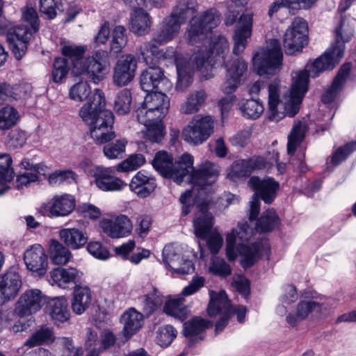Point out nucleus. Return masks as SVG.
Instances as JSON below:
<instances>
[{
  "instance_id": "15",
  "label": "nucleus",
  "mask_w": 356,
  "mask_h": 356,
  "mask_svg": "<svg viewBox=\"0 0 356 356\" xmlns=\"http://www.w3.org/2000/svg\"><path fill=\"white\" fill-rule=\"evenodd\" d=\"M75 205V200L70 195H55L40 206L39 212L44 216L51 218L64 217L73 211Z\"/></svg>"
},
{
  "instance_id": "42",
  "label": "nucleus",
  "mask_w": 356,
  "mask_h": 356,
  "mask_svg": "<svg viewBox=\"0 0 356 356\" xmlns=\"http://www.w3.org/2000/svg\"><path fill=\"white\" fill-rule=\"evenodd\" d=\"M307 127L305 124L298 122L295 123L290 134L288 136L287 152L293 155L296 148L301 144L305 138Z\"/></svg>"
},
{
  "instance_id": "29",
  "label": "nucleus",
  "mask_w": 356,
  "mask_h": 356,
  "mask_svg": "<svg viewBox=\"0 0 356 356\" xmlns=\"http://www.w3.org/2000/svg\"><path fill=\"white\" fill-rule=\"evenodd\" d=\"M351 65L350 63H346L340 67L331 86L322 96V101L324 104H330L334 100L349 76Z\"/></svg>"
},
{
  "instance_id": "32",
  "label": "nucleus",
  "mask_w": 356,
  "mask_h": 356,
  "mask_svg": "<svg viewBox=\"0 0 356 356\" xmlns=\"http://www.w3.org/2000/svg\"><path fill=\"white\" fill-rule=\"evenodd\" d=\"M213 225V216L207 209L201 206L199 212L193 220V228L195 236L201 239H206L210 234Z\"/></svg>"
},
{
  "instance_id": "2",
  "label": "nucleus",
  "mask_w": 356,
  "mask_h": 356,
  "mask_svg": "<svg viewBox=\"0 0 356 356\" xmlns=\"http://www.w3.org/2000/svg\"><path fill=\"white\" fill-rule=\"evenodd\" d=\"M229 42L223 35L211 38L209 46L201 47L194 53L191 60L193 70L202 73L205 79L212 77L214 65L220 63L226 68L225 80L221 86L225 94H232L241 84L248 71V63L242 58L226 60Z\"/></svg>"
},
{
  "instance_id": "4",
  "label": "nucleus",
  "mask_w": 356,
  "mask_h": 356,
  "mask_svg": "<svg viewBox=\"0 0 356 356\" xmlns=\"http://www.w3.org/2000/svg\"><path fill=\"white\" fill-rule=\"evenodd\" d=\"M23 20L29 24L6 26V38L12 53L17 60L26 54L28 44L33 35L39 30V19L36 10L26 6L22 10Z\"/></svg>"
},
{
  "instance_id": "3",
  "label": "nucleus",
  "mask_w": 356,
  "mask_h": 356,
  "mask_svg": "<svg viewBox=\"0 0 356 356\" xmlns=\"http://www.w3.org/2000/svg\"><path fill=\"white\" fill-rule=\"evenodd\" d=\"M252 235L247 222L238 223L236 229L227 233L226 236V255L229 261H233L241 257V265L244 268L254 266L264 253L270 252L268 241L259 239L250 244H245Z\"/></svg>"
},
{
  "instance_id": "40",
  "label": "nucleus",
  "mask_w": 356,
  "mask_h": 356,
  "mask_svg": "<svg viewBox=\"0 0 356 356\" xmlns=\"http://www.w3.org/2000/svg\"><path fill=\"white\" fill-rule=\"evenodd\" d=\"M49 255L51 261L56 265H65L72 257L68 248L57 240L50 241Z\"/></svg>"
},
{
  "instance_id": "56",
  "label": "nucleus",
  "mask_w": 356,
  "mask_h": 356,
  "mask_svg": "<svg viewBox=\"0 0 356 356\" xmlns=\"http://www.w3.org/2000/svg\"><path fill=\"white\" fill-rule=\"evenodd\" d=\"M76 174L71 170H56L49 176V183L52 186L60 185L64 183L71 184L75 181Z\"/></svg>"
},
{
  "instance_id": "7",
  "label": "nucleus",
  "mask_w": 356,
  "mask_h": 356,
  "mask_svg": "<svg viewBox=\"0 0 356 356\" xmlns=\"http://www.w3.org/2000/svg\"><path fill=\"white\" fill-rule=\"evenodd\" d=\"M221 22V14L216 8H210L193 17L187 29V39L191 45L207 38V35Z\"/></svg>"
},
{
  "instance_id": "20",
  "label": "nucleus",
  "mask_w": 356,
  "mask_h": 356,
  "mask_svg": "<svg viewBox=\"0 0 356 356\" xmlns=\"http://www.w3.org/2000/svg\"><path fill=\"white\" fill-rule=\"evenodd\" d=\"M137 60L131 54H127L118 60L113 70V83L118 86H124L135 76Z\"/></svg>"
},
{
  "instance_id": "49",
  "label": "nucleus",
  "mask_w": 356,
  "mask_h": 356,
  "mask_svg": "<svg viewBox=\"0 0 356 356\" xmlns=\"http://www.w3.org/2000/svg\"><path fill=\"white\" fill-rule=\"evenodd\" d=\"M127 44V29L124 26H116L112 31L111 52L118 54L122 52Z\"/></svg>"
},
{
  "instance_id": "10",
  "label": "nucleus",
  "mask_w": 356,
  "mask_h": 356,
  "mask_svg": "<svg viewBox=\"0 0 356 356\" xmlns=\"http://www.w3.org/2000/svg\"><path fill=\"white\" fill-rule=\"evenodd\" d=\"M307 24L305 19L296 17L284 35L283 45L285 53L294 55L300 52L307 44Z\"/></svg>"
},
{
  "instance_id": "30",
  "label": "nucleus",
  "mask_w": 356,
  "mask_h": 356,
  "mask_svg": "<svg viewBox=\"0 0 356 356\" xmlns=\"http://www.w3.org/2000/svg\"><path fill=\"white\" fill-rule=\"evenodd\" d=\"M152 26L151 17L142 8H135L130 16V31L137 35L149 33Z\"/></svg>"
},
{
  "instance_id": "54",
  "label": "nucleus",
  "mask_w": 356,
  "mask_h": 356,
  "mask_svg": "<svg viewBox=\"0 0 356 356\" xmlns=\"http://www.w3.org/2000/svg\"><path fill=\"white\" fill-rule=\"evenodd\" d=\"M71 66L66 58H56L54 60L51 72L52 80L55 83L62 82L67 76Z\"/></svg>"
},
{
  "instance_id": "16",
  "label": "nucleus",
  "mask_w": 356,
  "mask_h": 356,
  "mask_svg": "<svg viewBox=\"0 0 356 356\" xmlns=\"http://www.w3.org/2000/svg\"><path fill=\"white\" fill-rule=\"evenodd\" d=\"M23 259L27 270L39 277L45 275L48 267V257L40 244L29 246L24 252Z\"/></svg>"
},
{
  "instance_id": "28",
  "label": "nucleus",
  "mask_w": 356,
  "mask_h": 356,
  "mask_svg": "<svg viewBox=\"0 0 356 356\" xmlns=\"http://www.w3.org/2000/svg\"><path fill=\"white\" fill-rule=\"evenodd\" d=\"M46 310L55 323H65L70 318L68 302L64 296L50 299L47 302Z\"/></svg>"
},
{
  "instance_id": "61",
  "label": "nucleus",
  "mask_w": 356,
  "mask_h": 356,
  "mask_svg": "<svg viewBox=\"0 0 356 356\" xmlns=\"http://www.w3.org/2000/svg\"><path fill=\"white\" fill-rule=\"evenodd\" d=\"M134 113L138 122L143 124L145 127L149 126L151 123L156 121H161L160 118L156 117L155 113L149 110L143 103L140 104V106L137 108Z\"/></svg>"
},
{
  "instance_id": "12",
  "label": "nucleus",
  "mask_w": 356,
  "mask_h": 356,
  "mask_svg": "<svg viewBox=\"0 0 356 356\" xmlns=\"http://www.w3.org/2000/svg\"><path fill=\"white\" fill-rule=\"evenodd\" d=\"M213 129V121L209 115H196L184 129L182 138L190 144L200 145L208 139Z\"/></svg>"
},
{
  "instance_id": "24",
  "label": "nucleus",
  "mask_w": 356,
  "mask_h": 356,
  "mask_svg": "<svg viewBox=\"0 0 356 356\" xmlns=\"http://www.w3.org/2000/svg\"><path fill=\"white\" fill-rule=\"evenodd\" d=\"M156 187L155 178L145 170L138 171L132 177L129 184L130 190L141 198L149 196Z\"/></svg>"
},
{
  "instance_id": "51",
  "label": "nucleus",
  "mask_w": 356,
  "mask_h": 356,
  "mask_svg": "<svg viewBox=\"0 0 356 356\" xmlns=\"http://www.w3.org/2000/svg\"><path fill=\"white\" fill-rule=\"evenodd\" d=\"M243 115L248 119L256 120L264 113V107L259 100L251 98L240 106Z\"/></svg>"
},
{
  "instance_id": "35",
  "label": "nucleus",
  "mask_w": 356,
  "mask_h": 356,
  "mask_svg": "<svg viewBox=\"0 0 356 356\" xmlns=\"http://www.w3.org/2000/svg\"><path fill=\"white\" fill-rule=\"evenodd\" d=\"M51 277L60 288L67 289L70 284H76L80 280L81 276L75 268H58L51 271Z\"/></svg>"
},
{
  "instance_id": "45",
  "label": "nucleus",
  "mask_w": 356,
  "mask_h": 356,
  "mask_svg": "<svg viewBox=\"0 0 356 356\" xmlns=\"http://www.w3.org/2000/svg\"><path fill=\"white\" fill-rule=\"evenodd\" d=\"M206 98L207 94L203 90L191 92L187 101L181 106V113L184 114H193L197 112L200 106L204 103Z\"/></svg>"
},
{
  "instance_id": "11",
  "label": "nucleus",
  "mask_w": 356,
  "mask_h": 356,
  "mask_svg": "<svg viewBox=\"0 0 356 356\" xmlns=\"http://www.w3.org/2000/svg\"><path fill=\"white\" fill-rule=\"evenodd\" d=\"M209 295L210 301L207 307L208 315L211 317L218 314L222 315L216 323L215 334H218L227 326L230 316L233 314V310L231 302L225 291H220L218 293L211 291Z\"/></svg>"
},
{
  "instance_id": "1",
  "label": "nucleus",
  "mask_w": 356,
  "mask_h": 356,
  "mask_svg": "<svg viewBox=\"0 0 356 356\" xmlns=\"http://www.w3.org/2000/svg\"><path fill=\"white\" fill-rule=\"evenodd\" d=\"M344 19L342 18L335 30V41L330 47L312 64L307 65L305 69L293 75V83L290 90V97L284 103V111H278L280 99V81L275 79L268 86V118L278 122L284 116L294 117L300 110L305 94L308 89L309 78H316L325 70H332L340 61L344 54L345 43L353 35V31L343 30Z\"/></svg>"
},
{
  "instance_id": "39",
  "label": "nucleus",
  "mask_w": 356,
  "mask_h": 356,
  "mask_svg": "<svg viewBox=\"0 0 356 356\" xmlns=\"http://www.w3.org/2000/svg\"><path fill=\"white\" fill-rule=\"evenodd\" d=\"M13 159L9 154L3 153V159L0 162V195L3 194L9 189L8 184L10 182L15 175L12 168Z\"/></svg>"
},
{
  "instance_id": "21",
  "label": "nucleus",
  "mask_w": 356,
  "mask_h": 356,
  "mask_svg": "<svg viewBox=\"0 0 356 356\" xmlns=\"http://www.w3.org/2000/svg\"><path fill=\"white\" fill-rule=\"evenodd\" d=\"M99 226L104 234L112 238L127 237L133 228L131 220L125 215H120L114 219L104 218Z\"/></svg>"
},
{
  "instance_id": "9",
  "label": "nucleus",
  "mask_w": 356,
  "mask_h": 356,
  "mask_svg": "<svg viewBox=\"0 0 356 356\" xmlns=\"http://www.w3.org/2000/svg\"><path fill=\"white\" fill-rule=\"evenodd\" d=\"M109 65L108 53L104 50H97L92 56L84 58L75 74H85L93 83H98L104 79Z\"/></svg>"
},
{
  "instance_id": "62",
  "label": "nucleus",
  "mask_w": 356,
  "mask_h": 356,
  "mask_svg": "<svg viewBox=\"0 0 356 356\" xmlns=\"http://www.w3.org/2000/svg\"><path fill=\"white\" fill-rule=\"evenodd\" d=\"M356 149V142L352 141L346 143L342 147H339L332 154L331 163L334 165H339L342 161Z\"/></svg>"
},
{
  "instance_id": "57",
  "label": "nucleus",
  "mask_w": 356,
  "mask_h": 356,
  "mask_svg": "<svg viewBox=\"0 0 356 356\" xmlns=\"http://www.w3.org/2000/svg\"><path fill=\"white\" fill-rule=\"evenodd\" d=\"M177 334V330L170 325L160 327L156 332L157 343L162 346H168Z\"/></svg>"
},
{
  "instance_id": "46",
  "label": "nucleus",
  "mask_w": 356,
  "mask_h": 356,
  "mask_svg": "<svg viewBox=\"0 0 356 356\" xmlns=\"http://www.w3.org/2000/svg\"><path fill=\"white\" fill-rule=\"evenodd\" d=\"M162 256L163 261L165 266L172 270L184 261L181 248L172 244L165 245L163 249Z\"/></svg>"
},
{
  "instance_id": "6",
  "label": "nucleus",
  "mask_w": 356,
  "mask_h": 356,
  "mask_svg": "<svg viewBox=\"0 0 356 356\" xmlns=\"http://www.w3.org/2000/svg\"><path fill=\"white\" fill-rule=\"evenodd\" d=\"M283 54L280 41L270 39L265 48L257 51L253 58V66L260 76L271 75L280 70L282 66Z\"/></svg>"
},
{
  "instance_id": "33",
  "label": "nucleus",
  "mask_w": 356,
  "mask_h": 356,
  "mask_svg": "<svg viewBox=\"0 0 356 356\" xmlns=\"http://www.w3.org/2000/svg\"><path fill=\"white\" fill-rule=\"evenodd\" d=\"M164 297L156 289L138 298V303L143 315L154 314L163 303Z\"/></svg>"
},
{
  "instance_id": "50",
  "label": "nucleus",
  "mask_w": 356,
  "mask_h": 356,
  "mask_svg": "<svg viewBox=\"0 0 356 356\" xmlns=\"http://www.w3.org/2000/svg\"><path fill=\"white\" fill-rule=\"evenodd\" d=\"M252 174L248 159H238L231 165L227 174L228 177L232 181H236L241 178H245Z\"/></svg>"
},
{
  "instance_id": "44",
  "label": "nucleus",
  "mask_w": 356,
  "mask_h": 356,
  "mask_svg": "<svg viewBox=\"0 0 356 356\" xmlns=\"http://www.w3.org/2000/svg\"><path fill=\"white\" fill-rule=\"evenodd\" d=\"M280 224V219L273 209L264 211L257 220L256 227L259 232H268Z\"/></svg>"
},
{
  "instance_id": "22",
  "label": "nucleus",
  "mask_w": 356,
  "mask_h": 356,
  "mask_svg": "<svg viewBox=\"0 0 356 356\" xmlns=\"http://www.w3.org/2000/svg\"><path fill=\"white\" fill-rule=\"evenodd\" d=\"M192 172L190 175V181L192 184L198 186L200 188H204L214 183L219 175L220 167L216 163L206 161L202 166L195 170L194 167L190 170Z\"/></svg>"
},
{
  "instance_id": "34",
  "label": "nucleus",
  "mask_w": 356,
  "mask_h": 356,
  "mask_svg": "<svg viewBox=\"0 0 356 356\" xmlns=\"http://www.w3.org/2000/svg\"><path fill=\"white\" fill-rule=\"evenodd\" d=\"M92 300L91 291L87 286L76 284L72 300V309L78 314H82L89 307Z\"/></svg>"
},
{
  "instance_id": "17",
  "label": "nucleus",
  "mask_w": 356,
  "mask_h": 356,
  "mask_svg": "<svg viewBox=\"0 0 356 356\" xmlns=\"http://www.w3.org/2000/svg\"><path fill=\"white\" fill-rule=\"evenodd\" d=\"M44 296L39 289H29L23 293L16 302L15 312L19 317L31 316L42 308Z\"/></svg>"
},
{
  "instance_id": "59",
  "label": "nucleus",
  "mask_w": 356,
  "mask_h": 356,
  "mask_svg": "<svg viewBox=\"0 0 356 356\" xmlns=\"http://www.w3.org/2000/svg\"><path fill=\"white\" fill-rule=\"evenodd\" d=\"M127 141L124 139L117 140L115 143H111L104 147V154L109 159H115L122 157L125 151Z\"/></svg>"
},
{
  "instance_id": "36",
  "label": "nucleus",
  "mask_w": 356,
  "mask_h": 356,
  "mask_svg": "<svg viewBox=\"0 0 356 356\" xmlns=\"http://www.w3.org/2000/svg\"><path fill=\"white\" fill-rule=\"evenodd\" d=\"M198 10V5L195 0H183L177 3L173 9L170 17L174 19L179 24V26L188 18L193 16Z\"/></svg>"
},
{
  "instance_id": "8",
  "label": "nucleus",
  "mask_w": 356,
  "mask_h": 356,
  "mask_svg": "<svg viewBox=\"0 0 356 356\" xmlns=\"http://www.w3.org/2000/svg\"><path fill=\"white\" fill-rule=\"evenodd\" d=\"M238 12L228 10L225 15L224 23L226 26H231L236 23L234 30L233 53L239 55L245 49L248 40L251 37L253 26V16L252 14H243L239 17Z\"/></svg>"
},
{
  "instance_id": "14",
  "label": "nucleus",
  "mask_w": 356,
  "mask_h": 356,
  "mask_svg": "<svg viewBox=\"0 0 356 356\" xmlns=\"http://www.w3.org/2000/svg\"><path fill=\"white\" fill-rule=\"evenodd\" d=\"M116 168L95 166L90 170V176L95 178V183L98 188L103 191H121L126 184L115 176Z\"/></svg>"
},
{
  "instance_id": "48",
  "label": "nucleus",
  "mask_w": 356,
  "mask_h": 356,
  "mask_svg": "<svg viewBox=\"0 0 356 356\" xmlns=\"http://www.w3.org/2000/svg\"><path fill=\"white\" fill-rule=\"evenodd\" d=\"M19 120L18 111L10 106L0 109V130H8L15 126Z\"/></svg>"
},
{
  "instance_id": "47",
  "label": "nucleus",
  "mask_w": 356,
  "mask_h": 356,
  "mask_svg": "<svg viewBox=\"0 0 356 356\" xmlns=\"http://www.w3.org/2000/svg\"><path fill=\"white\" fill-rule=\"evenodd\" d=\"M54 332L49 327H43L35 332L24 342V346L29 348H33L44 343H51L54 341Z\"/></svg>"
},
{
  "instance_id": "19",
  "label": "nucleus",
  "mask_w": 356,
  "mask_h": 356,
  "mask_svg": "<svg viewBox=\"0 0 356 356\" xmlns=\"http://www.w3.org/2000/svg\"><path fill=\"white\" fill-rule=\"evenodd\" d=\"M248 186L254 191L253 195L263 200L266 204H271L277 196L280 184L273 177L260 179L259 177H251Z\"/></svg>"
},
{
  "instance_id": "63",
  "label": "nucleus",
  "mask_w": 356,
  "mask_h": 356,
  "mask_svg": "<svg viewBox=\"0 0 356 356\" xmlns=\"http://www.w3.org/2000/svg\"><path fill=\"white\" fill-rule=\"evenodd\" d=\"M356 149V142L352 141L346 143L342 147H339L332 154L331 163L334 165H339L342 161Z\"/></svg>"
},
{
  "instance_id": "38",
  "label": "nucleus",
  "mask_w": 356,
  "mask_h": 356,
  "mask_svg": "<svg viewBox=\"0 0 356 356\" xmlns=\"http://www.w3.org/2000/svg\"><path fill=\"white\" fill-rule=\"evenodd\" d=\"M27 92L24 86H11L6 82H0V104H4L25 98Z\"/></svg>"
},
{
  "instance_id": "31",
  "label": "nucleus",
  "mask_w": 356,
  "mask_h": 356,
  "mask_svg": "<svg viewBox=\"0 0 356 356\" xmlns=\"http://www.w3.org/2000/svg\"><path fill=\"white\" fill-rule=\"evenodd\" d=\"M61 241L72 250H79L83 248L88 241L86 232L77 228H64L59 232Z\"/></svg>"
},
{
  "instance_id": "55",
  "label": "nucleus",
  "mask_w": 356,
  "mask_h": 356,
  "mask_svg": "<svg viewBox=\"0 0 356 356\" xmlns=\"http://www.w3.org/2000/svg\"><path fill=\"white\" fill-rule=\"evenodd\" d=\"M145 163V158L142 154L130 155L127 159L120 162L117 166L118 172H129L138 169Z\"/></svg>"
},
{
  "instance_id": "64",
  "label": "nucleus",
  "mask_w": 356,
  "mask_h": 356,
  "mask_svg": "<svg viewBox=\"0 0 356 356\" xmlns=\"http://www.w3.org/2000/svg\"><path fill=\"white\" fill-rule=\"evenodd\" d=\"M138 51L142 58L147 63L150 65L153 63V56H157L159 54L158 47L152 42H146L140 44Z\"/></svg>"
},
{
  "instance_id": "13",
  "label": "nucleus",
  "mask_w": 356,
  "mask_h": 356,
  "mask_svg": "<svg viewBox=\"0 0 356 356\" xmlns=\"http://www.w3.org/2000/svg\"><path fill=\"white\" fill-rule=\"evenodd\" d=\"M140 84L145 92L154 90L168 91L172 87V83L164 76L163 70L156 65H149L142 72Z\"/></svg>"
},
{
  "instance_id": "25",
  "label": "nucleus",
  "mask_w": 356,
  "mask_h": 356,
  "mask_svg": "<svg viewBox=\"0 0 356 356\" xmlns=\"http://www.w3.org/2000/svg\"><path fill=\"white\" fill-rule=\"evenodd\" d=\"M212 326L211 321L201 317H194L184 323L183 333L186 337L191 339L189 346H193L195 343L204 339V331Z\"/></svg>"
},
{
  "instance_id": "5",
  "label": "nucleus",
  "mask_w": 356,
  "mask_h": 356,
  "mask_svg": "<svg viewBox=\"0 0 356 356\" xmlns=\"http://www.w3.org/2000/svg\"><path fill=\"white\" fill-rule=\"evenodd\" d=\"M152 164L163 177L172 179L180 184L193 168V156L188 153H184L178 161L173 163L171 154L165 151H159L156 153Z\"/></svg>"
},
{
  "instance_id": "23",
  "label": "nucleus",
  "mask_w": 356,
  "mask_h": 356,
  "mask_svg": "<svg viewBox=\"0 0 356 356\" xmlns=\"http://www.w3.org/2000/svg\"><path fill=\"white\" fill-rule=\"evenodd\" d=\"M22 287L19 273L9 270L0 275V305L14 298Z\"/></svg>"
},
{
  "instance_id": "52",
  "label": "nucleus",
  "mask_w": 356,
  "mask_h": 356,
  "mask_svg": "<svg viewBox=\"0 0 356 356\" xmlns=\"http://www.w3.org/2000/svg\"><path fill=\"white\" fill-rule=\"evenodd\" d=\"M132 102L131 93L128 89H123L118 92L114 102V109L118 115L127 114L131 109Z\"/></svg>"
},
{
  "instance_id": "43",
  "label": "nucleus",
  "mask_w": 356,
  "mask_h": 356,
  "mask_svg": "<svg viewBox=\"0 0 356 356\" xmlns=\"http://www.w3.org/2000/svg\"><path fill=\"white\" fill-rule=\"evenodd\" d=\"M86 51V47L84 46L67 44L62 47L61 53L65 57L70 59V65L72 66L73 72L74 74L84 60L83 55Z\"/></svg>"
},
{
  "instance_id": "37",
  "label": "nucleus",
  "mask_w": 356,
  "mask_h": 356,
  "mask_svg": "<svg viewBox=\"0 0 356 356\" xmlns=\"http://www.w3.org/2000/svg\"><path fill=\"white\" fill-rule=\"evenodd\" d=\"M120 321L124 325V336L131 337L142 327L143 314L135 309H130L122 314Z\"/></svg>"
},
{
  "instance_id": "60",
  "label": "nucleus",
  "mask_w": 356,
  "mask_h": 356,
  "mask_svg": "<svg viewBox=\"0 0 356 356\" xmlns=\"http://www.w3.org/2000/svg\"><path fill=\"white\" fill-rule=\"evenodd\" d=\"M209 272L220 277H227L232 273L230 266L223 259L213 257L209 266Z\"/></svg>"
},
{
  "instance_id": "27",
  "label": "nucleus",
  "mask_w": 356,
  "mask_h": 356,
  "mask_svg": "<svg viewBox=\"0 0 356 356\" xmlns=\"http://www.w3.org/2000/svg\"><path fill=\"white\" fill-rule=\"evenodd\" d=\"M179 24L169 16L164 18L152 35V41L159 45L171 41L179 33Z\"/></svg>"
},
{
  "instance_id": "26",
  "label": "nucleus",
  "mask_w": 356,
  "mask_h": 356,
  "mask_svg": "<svg viewBox=\"0 0 356 356\" xmlns=\"http://www.w3.org/2000/svg\"><path fill=\"white\" fill-rule=\"evenodd\" d=\"M165 91L154 90V92H147V95L142 102L149 110L152 111L160 119H163L167 113L170 100L165 95Z\"/></svg>"
},
{
  "instance_id": "53",
  "label": "nucleus",
  "mask_w": 356,
  "mask_h": 356,
  "mask_svg": "<svg viewBox=\"0 0 356 356\" xmlns=\"http://www.w3.org/2000/svg\"><path fill=\"white\" fill-rule=\"evenodd\" d=\"M70 99L76 102H83L92 96L91 88L86 81H80L71 87L69 92Z\"/></svg>"
},
{
  "instance_id": "18",
  "label": "nucleus",
  "mask_w": 356,
  "mask_h": 356,
  "mask_svg": "<svg viewBox=\"0 0 356 356\" xmlns=\"http://www.w3.org/2000/svg\"><path fill=\"white\" fill-rule=\"evenodd\" d=\"M106 99L100 89H95L89 101L83 104L79 111V116L83 122L92 126L100 117V113L110 111L105 108Z\"/></svg>"
},
{
  "instance_id": "58",
  "label": "nucleus",
  "mask_w": 356,
  "mask_h": 356,
  "mask_svg": "<svg viewBox=\"0 0 356 356\" xmlns=\"http://www.w3.org/2000/svg\"><path fill=\"white\" fill-rule=\"evenodd\" d=\"M114 115L111 111H103L100 113V117L92 126L90 130L99 129L100 132H114L113 124Z\"/></svg>"
},
{
  "instance_id": "41",
  "label": "nucleus",
  "mask_w": 356,
  "mask_h": 356,
  "mask_svg": "<svg viewBox=\"0 0 356 356\" xmlns=\"http://www.w3.org/2000/svg\"><path fill=\"white\" fill-rule=\"evenodd\" d=\"M163 311L165 314L181 321L187 318L189 312L188 307L184 305L183 298L168 300L165 302Z\"/></svg>"
}]
</instances>
